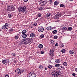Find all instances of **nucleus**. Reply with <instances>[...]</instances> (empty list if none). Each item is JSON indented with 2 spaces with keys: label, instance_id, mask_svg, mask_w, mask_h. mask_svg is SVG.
<instances>
[{
  "label": "nucleus",
  "instance_id": "obj_1",
  "mask_svg": "<svg viewBox=\"0 0 77 77\" xmlns=\"http://www.w3.org/2000/svg\"><path fill=\"white\" fill-rule=\"evenodd\" d=\"M31 42V39L29 38H23V41L20 42V44H25L27 45Z\"/></svg>",
  "mask_w": 77,
  "mask_h": 77
},
{
  "label": "nucleus",
  "instance_id": "obj_2",
  "mask_svg": "<svg viewBox=\"0 0 77 77\" xmlns=\"http://www.w3.org/2000/svg\"><path fill=\"white\" fill-rule=\"evenodd\" d=\"M61 73V72L58 71H54V72H52L51 73L52 75L53 76H57V75H60Z\"/></svg>",
  "mask_w": 77,
  "mask_h": 77
},
{
  "label": "nucleus",
  "instance_id": "obj_3",
  "mask_svg": "<svg viewBox=\"0 0 77 77\" xmlns=\"http://www.w3.org/2000/svg\"><path fill=\"white\" fill-rule=\"evenodd\" d=\"M26 10V7L24 6H22L20 8L18 9V11L20 12H23Z\"/></svg>",
  "mask_w": 77,
  "mask_h": 77
},
{
  "label": "nucleus",
  "instance_id": "obj_4",
  "mask_svg": "<svg viewBox=\"0 0 77 77\" xmlns=\"http://www.w3.org/2000/svg\"><path fill=\"white\" fill-rule=\"evenodd\" d=\"M36 73L33 72H31L29 73V77H36Z\"/></svg>",
  "mask_w": 77,
  "mask_h": 77
},
{
  "label": "nucleus",
  "instance_id": "obj_5",
  "mask_svg": "<svg viewBox=\"0 0 77 77\" xmlns=\"http://www.w3.org/2000/svg\"><path fill=\"white\" fill-rule=\"evenodd\" d=\"M9 26V24L8 23H5V25L4 26H3L2 27V29L5 30L6 29H8V26Z\"/></svg>",
  "mask_w": 77,
  "mask_h": 77
},
{
  "label": "nucleus",
  "instance_id": "obj_6",
  "mask_svg": "<svg viewBox=\"0 0 77 77\" xmlns=\"http://www.w3.org/2000/svg\"><path fill=\"white\" fill-rule=\"evenodd\" d=\"M47 0H42L40 3V4L41 6H44L47 3Z\"/></svg>",
  "mask_w": 77,
  "mask_h": 77
},
{
  "label": "nucleus",
  "instance_id": "obj_7",
  "mask_svg": "<svg viewBox=\"0 0 77 77\" xmlns=\"http://www.w3.org/2000/svg\"><path fill=\"white\" fill-rule=\"evenodd\" d=\"M61 17V14H57L54 16L53 18L54 19H57L59 17Z\"/></svg>",
  "mask_w": 77,
  "mask_h": 77
},
{
  "label": "nucleus",
  "instance_id": "obj_8",
  "mask_svg": "<svg viewBox=\"0 0 77 77\" xmlns=\"http://www.w3.org/2000/svg\"><path fill=\"white\" fill-rule=\"evenodd\" d=\"M54 55V51H53V50H51L50 51V53L49 54V55L51 56V57H53Z\"/></svg>",
  "mask_w": 77,
  "mask_h": 77
},
{
  "label": "nucleus",
  "instance_id": "obj_9",
  "mask_svg": "<svg viewBox=\"0 0 77 77\" xmlns=\"http://www.w3.org/2000/svg\"><path fill=\"white\" fill-rule=\"evenodd\" d=\"M38 30L39 32H42L44 31V28L42 26H40L38 28Z\"/></svg>",
  "mask_w": 77,
  "mask_h": 77
},
{
  "label": "nucleus",
  "instance_id": "obj_10",
  "mask_svg": "<svg viewBox=\"0 0 77 77\" xmlns=\"http://www.w3.org/2000/svg\"><path fill=\"white\" fill-rule=\"evenodd\" d=\"M7 9L8 11L11 10V11H14V10H15V9H13V8L12 7V6H11L7 7Z\"/></svg>",
  "mask_w": 77,
  "mask_h": 77
},
{
  "label": "nucleus",
  "instance_id": "obj_11",
  "mask_svg": "<svg viewBox=\"0 0 77 77\" xmlns=\"http://www.w3.org/2000/svg\"><path fill=\"white\" fill-rule=\"evenodd\" d=\"M2 63L4 64H5V63H9V62L8 60H2Z\"/></svg>",
  "mask_w": 77,
  "mask_h": 77
},
{
  "label": "nucleus",
  "instance_id": "obj_12",
  "mask_svg": "<svg viewBox=\"0 0 77 77\" xmlns=\"http://www.w3.org/2000/svg\"><path fill=\"white\" fill-rule=\"evenodd\" d=\"M46 29H47V30H48L49 31L50 30H51L53 29V27H51V26H48V27H47Z\"/></svg>",
  "mask_w": 77,
  "mask_h": 77
},
{
  "label": "nucleus",
  "instance_id": "obj_13",
  "mask_svg": "<svg viewBox=\"0 0 77 77\" xmlns=\"http://www.w3.org/2000/svg\"><path fill=\"white\" fill-rule=\"evenodd\" d=\"M20 70V69H17V70H16L15 72H17L18 74H21Z\"/></svg>",
  "mask_w": 77,
  "mask_h": 77
},
{
  "label": "nucleus",
  "instance_id": "obj_14",
  "mask_svg": "<svg viewBox=\"0 0 77 77\" xmlns=\"http://www.w3.org/2000/svg\"><path fill=\"white\" fill-rule=\"evenodd\" d=\"M67 29L65 27H63L62 29V32H65L66 30Z\"/></svg>",
  "mask_w": 77,
  "mask_h": 77
},
{
  "label": "nucleus",
  "instance_id": "obj_15",
  "mask_svg": "<svg viewBox=\"0 0 77 77\" xmlns=\"http://www.w3.org/2000/svg\"><path fill=\"white\" fill-rule=\"evenodd\" d=\"M58 69H60V70H61V69H63V67L62 66L59 65V67H58Z\"/></svg>",
  "mask_w": 77,
  "mask_h": 77
},
{
  "label": "nucleus",
  "instance_id": "obj_16",
  "mask_svg": "<svg viewBox=\"0 0 77 77\" xmlns=\"http://www.w3.org/2000/svg\"><path fill=\"white\" fill-rule=\"evenodd\" d=\"M26 32H27V31L26 29L23 30L22 32V34H25Z\"/></svg>",
  "mask_w": 77,
  "mask_h": 77
},
{
  "label": "nucleus",
  "instance_id": "obj_17",
  "mask_svg": "<svg viewBox=\"0 0 77 77\" xmlns=\"http://www.w3.org/2000/svg\"><path fill=\"white\" fill-rule=\"evenodd\" d=\"M59 5V2L57 1H55L54 2V6H57V5Z\"/></svg>",
  "mask_w": 77,
  "mask_h": 77
},
{
  "label": "nucleus",
  "instance_id": "obj_18",
  "mask_svg": "<svg viewBox=\"0 0 77 77\" xmlns=\"http://www.w3.org/2000/svg\"><path fill=\"white\" fill-rule=\"evenodd\" d=\"M30 36L31 38H34V37L35 36V34L33 33L30 34Z\"/></svg>",
  "mask_w": 77,
  "mask_h": 77
},
{
  "label": "nucleus",
  "instance_id": "obj_19",
  "mask_svg": "<svg viewBox=\"0 0 77 77\" xmlns=\"http://www.w3.org/2000/svg\"><path fill=\"white\" fill-rule=\"evenodd\" d=\"M22 37H23V38H26L27 37V35L25 34H23L22 35Z\"/></svg>",
  "mask_w": 77,
  "mask_h": 77
},
{
  "label": "nucleus",
  "instance_id": "obj_20",
  "mask_svg": "<svg viewBox=\"0 0 77 77\" xmlns=\"http://www.w3.org/2000/svg\"><path fill=\"white\" fill-rule=\"evenodd\" d=\"M74 50H70L69 51V53L70 54H74Z\"/></svg>",
  "mask_w": 77,
  "mask_h": 77
},
{
  "label": "nucleus",
  "instance_id": "obj_21",
  "mask_svg": "<svg viewBox=\"0 0 77 77\" xmlns=\"http://www.w3.org/2000/svg\"><path fill=\"white\" fill-rule=\"evenodd\" d=\"M26 69H21L20 71V72L21 73H23V72H26Z\"/></svg>",
  "mask_w": 77,
  "mask_h": 77
},
{
  "label": "nucleus",
  "instance_id": "obj_22",
  "mask_svg": "<svg viewBox=\"0 0 77 77\" xmlns=\"http://www.w3.org/2000/svg\"><path fill=\"white\" fill-rule=\"evenodd\" d=\"M60 60L59 59H57L55 61V62H56V63H60Z\"/></svg>",
  "mask_w": 77,
  "mask_h": 77
},
{
  "label": "nucleus",
  "instance_id": "obj_23",
  "mask_svg": "<svg viewBox=\"0 0 77 77\" xmlns=\"http://www.w3.org/2000/svg\"><path fill=\"white\" fill-rule=\"evenodd\" d=\"M38 47L39 48H43V45L42 44H40L39 45Z\"/></svg>",
  "mask_w": 77,
  "mask_h": 77
},
{
  "label": "nucleus",
  "instance_id": "obj_24",
  "mask_svg": "<svg viewBox=\"0 0 77 77\" xmlns=\"http://www.w3.org/2000/svg\"><path fill=\"white\" fill-rule=\"evenodd\" d=\"M52 32L53 34H56V33H57V30H54Z\"/></svg>",
  "mask_w": 77,
  "mask_h": 77
},
{
  "label": "nucleus",
  "instance_id": "obj_25",
  "mask_svg": "<svg viewBox=\"0 0 77 77\" xmlns=\"http://www.w3.org/2000/svg\"><path fill=\"white\" fill-rule=\"evenodd\" d=\"M50 15H51V14L50 13H48V14L47 15V17H50Z\"/></svg>",
  "mask_w": 77,
  "mask_h": 77
},
{
  "label": "nucleus",
  "instance_id": "obj_26",
  "mask_svg": "<svg viewBox=\"0 0 77 77\" xmlns=\"http://www.w3.org/2000/svg\"><path fill=\"white\" fill-rule=\"evenodd\" d=\"M39 68L40 69H43V66L40 65L39 66Z\"/></svg>",
  "mask_w": 77,
  "mask_h": 77
},
{
  "label": "nucleus",
  "instance_id": "obj_27",
  "mask_svg": "<svg viewBox=\"0 0 77 77\" xmlns=\"http://www.w3.org/2000/svg\"><path fill=\"white\" fill-rule=\"evenodd\" d=\"M63 65L64 66H67V65H68V63L66 62H64L63 63Z\"/></svg>",
  "mask_w": 77,
  "mask_h": 77
},
{
  "label": "nucleus",
  "instance_id": "obj_28",
  "mask_svg": "<svg viewBox=\"0 0 77 77\" xmlns=\"http://www.w3.org/2000/svg\"><path fill=\"white\" fill-rule=\"evenodd\" d=\"M41 15H42V14H41L40 13H38L37 14V16L38 17H41Z\"/></svg>",
  "mask_w": 77,
  "mask_h": 77
},
{
  "label": "nucleus",
  "instance_id": "obj_29",
  "mask_svg": "<svg viewBox=\"0 0 77 77\" xmlns=\"http://www.w3.org/2000/svg\"><path fill=\"white\" fill-rule=\"evenodd\" d=\"M60 6L61 7H65V6L63 5V4H62L60 5Z\"/></svg>",
  "mask_w": 77,
  "mask_h": 77
},
{
  "label": "nucleus",
  "instance_id": "obj_30",
  "mask_svg": "<svg viewBox=\"0 0 77 77\" xmlns=\"http://www.w3.org/2000/svg\"><path fill=\"white\" fill-rule=\"evenodd\" d=\"M8 16L9 18H11L12 17V14H8Z\"/></svg>",
  "mask_w": 77,
  "mask_h": 77
},
{
  "label": "nucleus",
  "instance_id": "obj_31",
  "mask_svg": "<svg viewBox=\"0 0 77 77\" xmlns=\"http://www.w3.org/2000/svg\"><path fill=\"white\" fill-rule=\"evenodd\" d=\"M72 29V28L71 27H69L68 28V30H69L70 31H71V30Z\"/></svg>",
  "mask_w": 77,
  "mask_h": 77
},
{
  "label": "nucleus",
  "instance_id": "obj_32",
  "mask_svg": "<svg viewBox=\"0 0 77 77\" xmlns=\"http://www.w3.org/2000/svg\"><path fill=\"white\" fill-rule=\"evenodd\" d=\"M66 51V50H65L63 49L61 51V52H62V53H65V52Z\"/></svg>",
  "mask_w": 77,
  "mask_h": 77
},
{
  "label": "nucleus",
  "instance_id": "obj_33",
  "mask_svg": "<svg viewBox=\"0 0 77 77\" xmlns=\"http://www.w3.org/2000/svg\"><path fill=\"white\" fill-rule=\"evenodd\" d=\"M59 65H60V64H55V67H57V66H59Z\"/></svg>",
  "mask_w": 77,
  "mask_h": 77
},
{
  "label": "nucleus",
  "instance_id": "obj_34",
  "mask_svg": "<svg viewBox=\"0 0 77 77\" xmlns=\"http://www.w3.org/2000/svg\"><path fill=\"white\" fill-rule=\"evenodd\" d=\"M19 38V37H18V35H16L15 37V39H18Z\"/></svg>",
  "mask_w": 77,
  "mask_h": 77
},
{
  "label": "nucleus",
  "instance_id": "obj_35",
  "mask_svg": "<svg viewBox=\"0 0 77 77\" xmlns=\"http://www.w3.org/2000/svg\"><path fill=\"white\" fill-rule=\"evenodd\" d=\"M44 37V35H40V38H43Z\"/></svg>",
  "mask_w": 77,
  "mask_h": 77
},
{
  "label": "nucleus",
  "instance_id": "obj_36",
  "mask_svg": "<svg viewBox=\"0 0 77 77\" xmlns=\"http://www.w3.org/2000/svg\"><path fill=\"white\" fill-rule=\"evenodd\" d=\"M48 68H49V69H51V68H52V66H51V65H49L48 66Z\"/></svg>",
  "mask_w": 77,
  "mask_h": 77
},
{
  "label": "nucleus",
  "instance_id": "obj_37",
  "mask_svg": "<svg viewBox=\"0 0 77 77\" xmlns=\"http://www.w3.org/2000/svg\"><path fill=\"white\" fill-rule=\"evenodd\" d=\"M54 38L55 39H56L57 38V35H55Z\"/></svg>",
  "mask_w": 77,
  "mask_h": 77
},
{
  "label": "nucleus",
  "instance_id": "obj_38",
  "mask_svg": "<svg viewBox=\"0 0 77 77\" xmlns=\"http://www.w3.org/2000/svg\"><path fill=\"white\" fill-rule=\"evenodd\" d=\"M13 30H14V29L12 28H11L9 30V32H12V31H13Z\"/></svg>",
  "mask_w": 77,
  "mask_h": 77
},
{
  "label": "nucleus",
  "instance_id": "obj_39",
  "mask_svg": "<svg viewBox=\"0 0 77 77\" xmlns=\"http://www.w3.org/2000/svg\"><path fill=\"white\" fill-rule=\"evenodd\" d=\"M23 12V13H24V14H26L27 13V12H28V11L26 10H25V11H24Z\"/></svg>",
  "mask_w": 77,
  "mask_h": 77
},
{
  "label": "nucleus",
  "instance_id": "obj_40",
  "mask_svg": "<svg viewBox=\"0 0 77 77\" xmlns=\"http://www.w3.org/2000/svg\"><path fill=\"white\" fill-rule=\"evenodd\" d=\"M49 2L50 4H51V3H53V2L52 1V0H49Z\"/></svg>",
  "mask_w": 77,
  "mask_h": 77
},
{
  "label": "nucleus",
  "instance_id": "obj_41",
  "mask_svg": "<svg viewBox=\"0 0 77 77\" xmlns=\"http://www.w3.org/2000/svg\"><path fill=\"white\" fill-rule=\"evenodd\" d=\"M33 25L34 26H36L37 25V23H34L33 24Z\"/></svg>",
  "mask_w": 77,
  "mask_h": 77
},
{
  "label": "nucleus",
  "instance_id": "obj_42",
  "mask_svg": "<svg viewBox=\"0 0 77 77\" xmlns=\"http://www.w3.org/2000/svg\"><path fill=\"white\" fill-rule=\"evenodd\" d=\"M41 53L42 54H44V51H41Z\"/></svg>",
  "mask_w": 77,
  "mask_h": 77
},
{
  "label": "nucleus",
  "instance_id": "obj_43",
  "mask_svg": "<svg viewBox=\"0 0 77 77\" xmlns=\"http://www.w3.org/2000/svg\"><path fill=\"white\" fill-rule=\"evenodd\" d=\"M5 77H9V76L7 74L5 75Z\"/></svg>",
  "mask_w": 77,
  "mask_h": 77
},
{
  "label": "nucleus",
  "instance_id": "obj_44",
  "mask_svg": "<svg viewBox=\"0 0 77 77\" xmlns=\"http://www.w3.org/2000/svg\"><path fill=\"white\" fill-rule=\"evenodd\" d=\"M72 75L73 76H75V73H73Z\"/></svg>",
  "mask_w": 77,
  "mask_h": 77
},
{
  "label": "nucleus",
  "instance_id": "obj_45",
  "mask_svg": "<svg viewBox=\"0 0 77 77\" xmlns=\"http://www.w3.org/2000/svg\"><path fill=\"white\" fill-rule=\"evenodd\" d=\"M55 46H56V47H57L58 46V43H56L55 44Z\"/></svg>",
  "mask_w": 77,
  "mask_h": 77
},
{
  "label": "nucleus",
  "instance_id": "obj_46",
  "mask_svg": "<svg viewBox=\"0 0 77 77\" xmlns=\"http://www.w3.org/2000/svg\"><path fill=\"white\" fill-rule=\"evenodd\" d=\"M24 2H27V1H28L29 0H23Z\"/></svg>",
  "mask_w": 77,
  "mask_h": 77
},
{
  "label": "nucleus",
  "instance_id": "obj_47",
  "mask_svg": "<svg viewBox=\"0 0 77 77\" xmlns=\"http://www.w3.org/2000/svg\"><path fill=\"white\" fill-rule=\"evenodd\" d=\"M75 71H76V72H77V68H76L75 69Z\"/></svg>",
  "mask_w": 77,
  "mask_h": 77
},
{
  "label": "nucleus",
  "instance_id": "obj_48",
  "mask_svg": "<svg viewBox=\"0 0 77 77\" xmlns=\"http://www.w3.org/2000/svg\"><path fill=\"white\" fill-rule=\"evenodd\" d=\"M61 47H64V45H62L61 46Z\"/></svg>",
  "mask_w": 77,
  "mask_h": 77
},
{
  "label": "nucleus",
  "instance_id": "obj_49",
  "mask_svg": "<svg viewBox=\"0 0 77 77\" xmlns=\"http://www.w3.org/2000/svg\"><path fill=\"white\" fill-rule=\"evenodd\" d=\"M45 70H47V68H45Z\"/></svg>",
  "mask_w": 77,
  "mask_h": 77
},
{
  "label": "nucleus",
  "instance_id": "obj_50",
  "mask_svg": "<svg viewBox=\"0 0 77 77\" xmlns=\"http://www.w3.org/2000/svg\"><path fill=\"white\" fill-rule=\"evenodd\" d=\"M70 1H73V0H69Z\"/></svg>",
  "mask_w": 77,
  "mask_h": 77
},
{
  "label": "nucleus",
  "instance_id": "obj_51",
  "mask_svg": "<svg viewBox=\"0 0 77 77\" xmlns=\"http://www.w3.org/2000/svg\"><path fill=\"white\" fill-rule=\"evenodd\" d=\"M75 44H76V45H77V43H75Z\"/></svg>",
  "mask_w": 77,
  "mask_h": 77
}]
</instances>
